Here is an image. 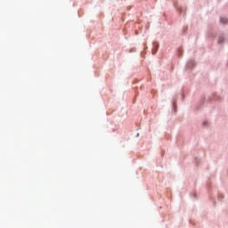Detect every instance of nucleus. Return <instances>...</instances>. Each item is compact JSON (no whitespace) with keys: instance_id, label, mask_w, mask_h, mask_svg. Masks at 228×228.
Segmentation results:
<instances>
[{"instance_id":"3","label":"nucleus","mask_w":228,"mask_h":228,"mask_svg":"<svg viewBox=\"0 0 228 228\" xmlns=\"http://www.w3.org/2000/svg\"><path fill=\"white\" fill-rule=\"evenodd\" d=\"M155 45V50H152V54H156L157 51H158V45Z\"/></svg>"},{"instance_id":"7","label":"nucleus","mask_w":228,"mask_h":228,"mask_svg":"<svg viewBox=\"0 0 228 228\" xmlns=\"http://www.w3.org/2000/svg\"><path fill=\"white\" fill-rule=\"evenodd\" d=\"M139 136H140V134H136V138H138Z\"/></svg>"},{"instance_id":"5","label":"nucleus","mask_w":228,"mask_h":228,"mask_svg":"<svg viewBox=\"0 0 228 228\" xmlns=\"http://www.w3.org/2000/svg\"><path fill=\"white\" fill-rule=\"evenodd\" d=\"M178 12H179V13H183V9H182V8H179V9H178Z\"/></svg>"},{"instance_id":"2","label":"nucleus","mask_w":228,"mask_h":228,"mask_svg":"<svg viewBox=\"0 0 228 228\" xmlns=\"http://www.w3.org/2000/svg\"><path fill=\"white\" fill-rule=\"evenodd\" d=\"M218 44H224L225 42V37L224 36H219L217 38Z\"/></svg>"},{"instance_id":"1","label":"nucleus","mask_w":228,"mask_h":228,"mask_svg":"<svg viewBox=\"0 0 228 228\" xmlns=\"http://www.w3.org/2000/svg\"><path fill=\"white\" fill-rule=\"evenodd\" d=\"M220 24H223V26H225V24H228V18L225 16H221L219 18Z\"/></svg>"},{"instance_id":"4","label":"nucleus","mask_w":228,"mask_h":228,"mask_svg":"<svg viewBox=\"0 0 228 228\" xmlns=\"http://www.w3.org/2000/svg\"><path fill=\"white\" fill-rule=\"evenodd\" d=\"M191 64H192V62H189L188 64H187V69H191Z\"/></svg>"},{"instance_id":"8","label":"nucleus","mask_w":228,"mask_h":228,"mask_svg":"<svg viewBox=\"0 0 228 228\" xmlns=\"http://www.w3.org/2000/svg\"><path fill=\"white\" fill-rule=\"evenodd\" d=\"M174 109H175V111H176V110H175V106H174Z\"/></svg>"},{"instance_id":"6","label":"nucleus","mask_w":228,"mask_h":228,"mask_svg":"<svg viewBox=\"0 0 228 228\" xmlns=\"http://www.w3.org/2000/svg\"><path fill=\"white\" fill-rule=\"evenodd\" d=\"M203 126H208V121H204Z\"/></svg>"}]
</instances>
